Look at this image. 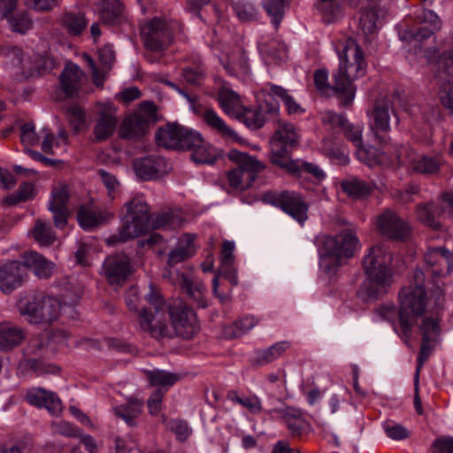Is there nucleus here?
Segmentation results:
<instances>
[{"label": "nucleus", "mask_w": 453, "mask_h": 453, "mask_svg": "<svg viewBox=\"0 0 453 453\" xmlns=\"http://www.w3.org/2000/svg\"><path fill=\"white\" fill-rule=\"evenodd\" d=\"M398 321L402 335L405 341L411 334L412 326L421 319L419 331L422 334V343L418 359L417 374L433 349L440 341L441 326L439 316L434 307L442 303V289L437 286L436 291L429 293L425 288V274L420 269L413 272L410 282L398 293Z\"/></svg>", "instance_id": "obj_1"}, {"label": "nucleus", "mask_w": 453, "mask_h": 453, "mask_svg": "<svg viewBox=\"0 0 453 453\" xmlns=\"http://www.w3.org/2000/svg\"><path fill=\"white\" fill-rule=\"evenodd\" d=\"M146 300L150 307L144 309L141 314L140 326L152 336L158 337L165 334L169 318L176 334L183 338H191L198 331L195 312L182 301L178 300L165 306L158 289L153 288Z\"/></svg>", "instance_id": "obj_2"}, {"label": "nucleus", "mask_w": 453, "mask_h": 453, "mask_svg": "<svg viewBox=\"0 0 453 453\" xmlns=\"http://www.w3.org/2000/svg\"><path fill=\"white\" fill-rule=\"evenodd\" d=\"M334 48L339 58V67L334 74L333 88L341 93L342 104L348 105L352 103L356 94L353 82L365 75L366 61L362 49L352 38L339 40Z\"/></svg>", "instance_id": "obj_3"}, {"label": "nucleus", "mask_w": 453, "mask_h": 453, "mask_svg": "<svg viewBox=\"0 0 453 453\" xmlns=\"http://www.w3.org/2000/svg\"><path fill=\"white\" fill-rule=\"evenodd\" d=\"M390 263L391 255L386 244L377 243L367 250L363 260L366 278L358 289L360 297L370 300L388 291L392 283Z\"/></svg>", "instance_id": "obj_4"}, {"label": "nucleus", "mask_w": 453, "mask_h": 453, "mask_svg": "<svg viewBox=\"0 0 453 453\" xmlns=\"http://www.w3.org/2000/svg\"><path fill=\"white\" fill-rule=\"evenodd\" d=\"M319 249V266L331 276L345 260L355 255L360 249V243L356 234L350 229H346L334 235L321 238Z\"/></svg>", "instance_id": "obj_5"}, {"label": "nucleus", "mask_w": 453, "mask_h": 453, "mask_svg": "<svg viewBox=\"0 0 453 453\" xmlns=\"http://www.w3.org/2000/svg\"><path fill=\"white\" fill-rule=\"evenodd\" d=\"M122 212V226L119 234L106 240L109 245L126 242L146 233L150 227V210L142 196H135L128 201Z\"/></svg>", "instance_id": "obj_6"}, {"label": "nucleus", "mask_w": 453, "mask_h": 453, "mask_svg": "<svg viewBox=\"0 0 453 453\" xmlns=\"http://www.w3.org/2000/svg\"><path fill=\"white\" fill-rule=\"evenodd\" d=\"M227 158L236 165V167L225 173L228 191H243L250 188L265 168V164L255 157L237 150H231L227 153Z\"/></svg>", "instance_id": "obj_7"}, {"label": "nucleus", "mask_w": 453, "mask_h": 453, "mask_svg": "<svg viewBox=\"0 0 453 453\" xmlns=\"http://www.w3.org/2000/svg\"><path fill=\"white\" fill-rule=\"evenodd\" d=\"M65 306L50 296H25L18 303V309L29 323L50 324L56 321Z\"/></svg>", "instance_id": "obj_8"}, {"label": "nucleus", "mask_w": 453, "mask_h": 453, "mask_svg": "<svg viewBox=\"0 0 453 453\" xmlns=\"http://www.w3.org/2000/svg\"><path fill=\"white\" fill-rule=\"evenodd\" d=\"M298 137L299 134L294 125L283 123L280 125L271 142V162L291 174L296 173L300 165L297 161L288 157L287 147L295 145Z\"/></svg>", "instance_id": "obj_9"}, {"label": "nucleus", "mask_w": 453, "mask_h": 453, "mask_svg": "<svg viewBox=\"0 0 453 453\" xmlns=\"http://www.w3.org/2000/svg\"><path fill=\"white\" fill-rule=\"evenodd\" d=\"M159 146L185 150L187 146L200 142V133L178 124H167L158 129L156 134Z\"/></svg>", "instance_id": "obj_10"}, {"label": "nucleus", "mask_w": 453, "mask_h": 453, "mask_svg": "<svg viewBox=\"0 0 453 453\" xmlns=\"http://www.w3.org/2000/svg\"><path fill=\"white\" fill-rule=\"evenodd\" d=\"M441 27V21L435 12L430 10H422L416 15L411 26L405 25V27L400 32V37L403 41H421L430 37Z\"/></svg>", "instance_id": "obj_11"}, {"label": "nucleus", "mask_w": 453, "mask_h": 453, "mask_svg": "<svg viewBox=\"0 0 453 453\" xmlns=\"http://www.w3.org/2000/svg\"><path fill=\"white\" fill-rule=\"evenodd\" d=\"M155 117L156 109L154 104L149 102L142 104L137 111L124 119L119 130L120 135L127 139L144 135L150 123L155 120Z\"/></svg>", "instance_id": "obj_12"}, {"label": "nucleus", "mask_w": 453, "mask_h": 453, "mask_svg": "<svg viewBox=\"0 0 453 453\" xmlns=\"http://www.w3.org/2000/svg\"><path fill=\"white\" fill-rule=\"evenodd\" d=\"M395 164L409 165L421 173H434L441 165L439 157L418 156L411 147L405 145L395 150Z\"/></svg>", "instance_id": "obj_13"}, {"label": "nucleus", "mask_w": 453, "mask_h": 453, "mask_svg": "<svg viewBox=\"0 0 453 453\" xmlns=\"http://www.w3.org/2000/svg\"><path fill=\"white\" fill-rule=\"evenodd\" d=\"M144 45L150 50H164L172 41V33L164 20L153 19L141 29Z\"/></svg>", "instance_id": "obj_14"}, {"label": "nucleus", "mask_w": 453, "mask_h": 453, "mask_svg": "<svg viewBox=\"0 0 453 453\" xmlns=\"http://www.w3.org/2000/svg\"><path fill=\"white\" fill-rule=\"evenodd\" d=\"M116 109L110 101L100 102L96 105V125L94 134L96 141H104L111 136L116 129L118 119Z\"/></svg>", "instance_id": "obj_15"}, {"label": "nucleus", "mask_w": 453, "mask_h": 453, "mask_svg": "<svg viewBox=\"0 0 453 453\" xmlns=\"http://www.w3.org/2000/svg\"><path fill=\"white\" fill-rule=\"evenodd\" d=\"M272 203L300 224H303L308 218V204L296 192L284 191L277 194L273 196Z\"/></svg>", "instance_id": "obj_16"}, {"label": "nucleus", "mask_w": 453, "mask_h": 453, "mask_svg": "<svg viewBox=\"0 0 453 453\" xmlns=\"http://www.w3.org/2000/svg\"><path fill=\"white\" fill-rule=\"evenodd\" d=\"M261 93L262 89L256 95L259 104L258 109H251L243 105L242 112L234 118L243 122L250 128H260L265 121L266 113L278 111L277 102L270 103L268 96H260Z\"/></svg>", "instance_id": "obj_17"}, {"label": "nucleus", "mask_w": 453, "mask_h": 453, "mask_svg": "<svg viewBox=\"0 0 453 453\" xmlns=\"http://www.w3.org/2000/svg\"><path fill=\"white\" fill-rule=\"evenodd\" d=\"M129 258L124 254L109 256L104 265L102 274L111 286L121 285L132 273Z\"/></svg>", "instance_id": "obj_18"}, {"label": "nucleus", "mask_w": 453, "mask_h": 453, "mask_svg": "<svg viewBox=\"0 0 453 453\" xmlns=\"http://www.w3.org/2000/svg\"><path fill=\"white\" fill-rule=\"evenodd\" d=\"M377 229L385 236L394 240H403L410 234V226L391 211L378 216Z\"/></svg>", "instance_id": "obj_19"}, {"label": "nucleus", "mask_w": 453, "mask_h": 453, "mask_svg": "<svg viewBox=\"0 0 453 453\" xmlns=\"http://www.w3.org/2000/svg\"><path fill=\"white\" fill-rule=\"evenodd\" d=\"M70 190L66 184L58 183L51 191L49 209L53 214L54 223L58 228H63L67 223V203Z\"/></svg>", "instance_id": "obj_20"}, {"label": "nucleus", "mask_w": 453, "mask_h": 453, "mask_svg": "<svg viewBox=\"0 0 453 453\" xmlns=\"http://www.w3.org/2000/svg\"><path fill=\"white\" fill-rule=\"evenodd\" d=\"M425 261L427 271L434 277H445L453 269V254L443 248L429 249Z\"/></svg>", "instance_id": "obj_21"}, {"label": "nucleus", "mask_w": 453, "mask_h": 453, "mask_svg": "<svg viewBox=\"0 0 453 453\" xmlns=\"http://www.w3.org/2000/svg\"><path fill=\"white\" fill-rule=\"evenodd\" d=\"M25 279V269L18 261H8L0 265V290L10 294L19 288Z\"/></svg>", "instance_id": "obj_22"}, {"label": "nucleus", "mask_w": 453, "mask_h": 453, "mask_svg": "<svg viewBox=\"0 0 453 453\" xmlns=\"http://www.w3.org/2000/svg\"><path fill=\"white\" fill-rule=\"evenodd\" d=\"M217 90L219 105L227 116L234 119L242 112L244 103L228 84L217 81Z\"/></svg>", "instance_id": "obj_23"}, {"label": "nucleus", "mask_w": 453, "mask_h": 453, "mask_svg": "<svg viewBox=\"0 0 453 453\" xmlns=\"http://www.w3.org/2000/svg\"><path fill=\"white\" fill-rule=\"evenodd\" d=\"M26 398L31 405L44 408L53 416H58L62 412V403L58 395L51 391L34 388L27 391Z\"/></svg>", "instance_id": "obj_24"}, {"label": "nucleus", "mask_w": 453, "mask_h": 453, "mask_svg": "<svg viewBox=\"0 0 453 453\" xmlns=\"http://www.w3.org/2000/svg\"><path fill=\"white\" fill-rule=\"evenodd\" d=\"M201 117L203 122L226 142L242 143L241 136L213 109H205Z\"/></svg>", "instance_id": "obj_25"}, {"label": "nucleus", "mask_w": 453, "mask_h": 453, "mask_svg": "<svg viewBox=\"0 0 453 453\" xmlns=\"http://www.w3.org/2000/svg\"><path fill=\"white\" fill-rule=\"evenodd\" d=\"M196 236L190 234L181 235L168 254L167 264L173 267L184 262L196 253Z\"/></svg>", "instance_id": "obj_26"}, {"label": "nucleus", "mask_w": 453, "mask_h": 453, "mask_svg": "<svg viewBox=\"0 0 453 453\" xmlns=\"http://www.w3.org/2000/svg\"><path fill=\"white\" fill-rule=\"evenodd\" d=\"M134 170L140 179L148 180L166 173L167 165L163 157H144L134 161Z\"/></svg>", "instance_id": "obj_27"}, {"label": "nucleus", "mask_w": 453, "mask_h": 453, "mask_svg": "<svg viewBox=\"0 0 453 453\" xmlns=\"http://www.w3.org/2000/svg\"><path fill=\"white\" fill-rule=\"evenodd\" d=\"M268 96L270 103H275L279 104V100L282 101L286 106V109L289 114H300L303 112L301 106L294 100V98L288 95L287 90L282 87L267 84L262 88L260 96Z\"/></svg>", "instance_id": "obj_28"}, {"label": "nucleus", "mask_w": 453, "mask_h": 453, "mask_svg": "<svg viewBox=\"0 0 453 453\" xmlns=\"http://www.w3.org/2000/svg\"><path fill=\"white\" fill-rule=\"evenodd\" d=\"M114 213L106 209L93 210L88 206H81L78 211L77 219L80 226L83 229L89 230L105 223L109 219H112Z\"/></svg>", "instance_id": "obj_29"}, {"label": "nucleus", "mask_w": 453, "mask_h": 453, "mask_svg": "<svg viewBox=\"0 0 453 453\" xmlns=\"http://www.w3.org/2000/svg\"><path fill=\"white\" fill-rule=\"evenodd\" d=\"M371 130L378 136L379 133L390 130V114L388 103L378 102L372 111L368 113Z\"/></svg>", "instance_id": "obj_30"}, {"label": "nucleus", "mask_w": 453, "mask_h": 453, "mask_svg": "<svg viewBox=\"0 0 453 453\" xmlns=\"http://www.w3.org/2000/svg\"><path fill=\"white\" fill-rule=\"evenodd\" d=\"M397 149H395V151ZM356 155L360 162L369 166H374L377 165L384 166H396L395 155L394 157L389 158L385 155V152L378 154L377 150L372 147L366 148L362 145L357 149Z\"/></svg>", "instance_id": "obj_31"}, {"label": "nucleus", "mask_w": 453, "mask_h": 453, "mask_svg": "<svg viewBox=\"0 0 453 453\" xmlns=\"http://www.w3.org/2000/svg\"><path fill=\"white\" fill-rule=\"evenodd\" d=\"M23 260L25 265L31 268L39 278H49L54 272L55 265L35 251L24 254Z\"/></svg>", "instance_id": "obj_32"}, {"label": "nucleus", "mask_w": 453, "mask_h": 453, "mask_svg": "<svg viewBox=\"0 0 453 453\" xmlns=\"http://www.w3.org/2000/svg\"><path fill=\"white\" fill-rule=\"evenodd\" d=\"M200 142H193L185 150H192L191 158L196 164H213L219 157L218 150L212 145L204 142L200 134Z\"/></svg>", "instance_id": "obj_33"}, {"label": "nucleus", "mask_w": 453, "mask_h": 453, "mask_svg": "<svg viewBox=\"0 0 453 453\" xmlns=\"http://www.w3.org/2000/svg\"><path fill=\"white\" fill-rule=\"evenodd\" d=\"M235 244L231 241H224L221 249L220 273H222L233 285L237 284V276L233 269L234 251Z\"/></svg>", "instance_id": "obj_34"}, {"label": "nucleus", "mask_w": 453, "mask_h": 453, "mask_svg": "<svg viewBox=\"0 0 453 453\" xmlns=\"http://www.w3.org/2000/svg\"><path fill=\"white\" fill-rule=\"evenodd\" d=\"M25 335L21 329L11 323H0V349L9 350L21 343Z\"/></svg>", "instance_id": "obj_35"}, {"label": "nucleus", "mask_w": 453, "mask_h": 453, "mask_svg": "<svg viewBox=\"0 0 453 453\" xmlns=\"http://www.w3.org/2000/svg\"><path fill=\"white\" fill-rule=\"evenodd\" d=\"M220 61L226 71L231 75H242L248 73L249 65L244 53L238 50L231 55L223 56Z\"/></svg>", "instance_id": "obj_36"}, {"label": "nucleus", "mask_w": 453, "mask_h": 453, "mask_svg": "<svg viewBox=\"0 0 453 453\" xmlns=\"http://www.w3.org/2000/svg\"><path fill=\"white\" fill-rule=\"evenodd\" d=\"M82 77L83 73L78 65L73 63L65 65L61 75V85L67 95L72 96L80 88Z\"/></svg>", "instance_id": "obj_37"}, {"label": "nucleus", "mask_w": 453, "mask_h": 453, "mask_svg": "<svg viewBox=\"0 0 453 453\" xmlns=\"http://www.w3.org/2000/svg\"><path fill=\"white\" fill-rule=\"evenodd\" d=\"M42 135V150L45 153L58 154V151L64 150L67 144V134L65 130H60L58 136L55 137L46 128H43Z\"/></svg>", "instance_id": "obj_38"}, {"label": "nucleus", "mask_w": 453, "mask_h": 453, "mask_svg": "<svg viewBox=\"0 0 453 453\" xmlns=\"http://www.w3.org/2000/svg\"><path fill=\"white\" fill-rule=\"evenodd\" d=\"M288 347V342H280L269 348L258 349L256 351L255 361L260 365L269 364L280 357Z\"/></svg>", "instance_id": "obj_39"}, {"label": "nucleus", "mask_w": 453, "mask_h": 453, "mask_svg": "<svg viewBox=\"0 0 453 453\" xmlns=\"http://www.w3.org/2000/svg\"><path fill=\"white\" fill-rule=\"evenodd\" d=\"M179 284L185 289L187 294L194 298L200 307L206 305L203 300V292L205 290L203 283L194 280L190 276L181 274L178 279Z\"/></svg>", "instance_id": "obj_40"}, {"label": "nucleus", "mask_w": 453, "mask_h": 453, "mask_svg": "<svg viewBox=\"0 0 453 453\" xmlns=\"http://www.w3.org/2000/svg\"><path fill=\"white\" fill-rule=\"evenodd\" d=\"M425 57L427 58L428 60L434 58L435 67L438 72L453 75V47L443 50L438 57L435 55V50L433 52H426Z\"/></svg>", "instance_id": "obj_41"}, {"label": "nucleus", "mask_w": 453, "mask_h": 453, "mask_svg": "<svg viewBox=\"0 0 453 453\" xmlns=\"http://www.w3.org/2000/svg\"><path fill=\"white\" fill-rule=\"evenodd\" d=\"M379 11L375 5L363 10L359 18V28L365 35H373L378 31Z\"/></svg>", "instance_id": "obj_42"}, {"label": "nucleus", "mask_w": 453, "mask_h": 453, "mask_svg": "<svg viewBox=\"0 0 453 453\" xmlns=\"http://www.w3.org/2000/svg\"><path fill=\"white\" fill-rule=\"evenodd\" d=\"M97 10L105 23H113L122 12V4L119 0H101Z\"/></svg>", "instance_id": "obj_43"}, {"label": "nucleus", "mask_w": 453, "mask_h": 453, "mask_svg": "<svg viewBox=\"0 0 453 453\" xmlns=\"http://www.w3.org/2000/svg\"><path fill=\"white\" fill-rule=\"evenodd\" d=\"M148 379L152 386L159 387L165 392L178 380L179 377L172 372L156 370L148 372Z\"/></svg>", "instance_id": "obj_44"}, {"label": "nucleus", "mask_w": 453, "mask_h": 453, "mask_svg": "<svg viewBox=\"0 0 453 453\" xmlns=\"http://www.w3.org/2000/svg\"><path fill=\"white\" fill-rule=\"evenodd\" d=\"M142 403L138 400H130L125 405L116 406V415L123 418L128 425L133 424V419L137 418L142 411Z\"/></svg>", "instance_id": "obj_45"}, {"label": "nucleus", "mask_w": 453, "mask_h": 453, "mask_svg": "<svg viewBox=\"0 0 453 453\" xmlns=\"http://www.w3.org/2000/svg\"><path fill=\"white\" fill-rule=\"evenodd\" d=\"M32 235L41 246H50L55 242V236L51 233L49 224L38 219L32 230Z\"/></svg>", "instance_id": "obj_46"}, {"label": "nucleus", "mask_w": 453, "mask_h": 453, "mask_svg": "<svg viewBox=\"0 0 453 453\" xmlns=\"http://www.w3.org/2000/svg\"><path fill=\"white\" fill-rule=\"evenodd\" d=\"M227 398L236 403L242 407L246 408L250 412L257 414L262 410V405L259 398L257 395H239L235 391H230L227 394Z\"/></svg>", "instance_id": "obj_47"}, {"label": "nucleus", "mask_w": 453, "mask_h": 453, "mask_svg": "<svg viewBox=\"0 0 453 453\" xmlns=\"http://www.w3.org/2000/svg\"><path fill=\"white\" fill-rule=\"evenodd\" d=\"M61 23L67 32L73 35L81 34L87 26V21L81 13H65L61 18Z\"/></svg>", "instance_id": "obj_48"}, {"label": "nucleus", "mask_w": 453, "mask_h": 453, "mask_svg": "<svg viewBox=\"0 0 453 453\" xmlns=\"http://www.w3.org/2000/svg\"><path fill=\"white\" fill-rule=\"evenodd\" d=\"M437 96L441 104L453 111V79L440 80L437 83Z\"/></svg>", "instance_id": "obj_49"}, {"label": "nucleus", "mask_w": 453, "mask_h": 453, "mask_svg": "<svg viewBox=\"0 0 453 453\" xmlns=\"http://www.w3.org/2000/svg\"><path fill=\"white\" fill-rule=\"evenodd\" d=\"M417 218L426 226L434 229H439L441 224L436 220L435 208L433 203L419 205L416 211Z\"/></svg>", "instance_id": "obj_50"}, {"label": "nucleus", "mask_w": 453, "mask_h": 453, "mask_svg": "<svg viewBox=\"0 0 453 453\" xmlns=\"http://www.w3.org/2000/svg\"><path fill=\"white\" fill-rule=\"evenodd\" d=\"M35 195V188L30 182L20 185L16 194L10 195L4 198V203L13 205L33 198Z\"/></svg>", "instance_id": "obj_51"}, {"label": "nucleus", "mask_w": 453, "mask_h": 453, "mask_svg": "<svg viewBox=\"0 0 453 453\" xmlns=\"http://www.w3.org/2000/svg\"><path fill=\"white\" fill-rule=\"evenodd\" d=\"M342 188L352 197L365 196L371 192V187L357 179L343 181L342 183Z\"/></svg>", "instance_id": "obj_52"}, {"label": "nucleus", "mask_w": 453, "mask_h": 453, "mask_svg": "<svg viewBox=\"0 0 453 453\" xmlns=\"http://www.w3.org/2000/svg\"><path fill=\"white\" fill-rule=\"evenodd\" d=\"M318 8L327 22L336 19L342 12L341 5L335 0H319Z\"/></svg>", "instance_id": "obj_53"}, {"label": "nucleus", "mask_w": 453, "mask_h": 453, "mask_svg": "<svg viewBox=\"0 0 453 453\" xmlns=\"http://www.w3.org/2000/svg\"><path fill=\"white\" fill-rule=\"evenodd\" d=\"M151 288L157 289L154 286H150L149 292L145 295V297H144L145 303L142 305V310H139V308H138V305L140 303V299L138 296L139 291H138L137 288H134V287L128 289V291L127 293V296H126L127 304L129 310L136 311L138 312V320L139 321L141 320V314L143 312L144 309L150 307V305L148 303V302L146 300V297L148 296V295H150Z\"/></svg>", "instance_id": "obj_54"}, {"label": "nucleus", "mask_w": 453, "mask_h": 453, "mask_svg": "<svg viewBox=\"0 0 453 453\" xmlns=\"http://www.w3.org/2000/svg\"><path fill=\"white\" fill-rule=\"evenodd\" d=\"M382 427L386 435L395 441L406 439L410 435L407 428L393 420L384 422Z\"/></svg>", "instance_id": "obj_55"}, {"label": "nucleus", "mask_w": 453, "mask_h": 453, "mask_svg": "<svg viewBox=\"0 0 453 453\" xmlns=\"http://www.w3.org/2000/svg\"><path fill=\"white\" fill-rule=\"evenodd\" d=\"M67 114L70 124L75 132H80L87 127L86 114L79 106H70L67 110Z\"/></svg>", "instance_id": "obj_56"}, {"label": "nucleus", "mask_w": 453, "mask_h": 453, "mask_svg": "<svg viewBox=\"0 0 453 453\" xmlns=\"http://www.w3.org/2000/svg\"><path fill=\"white\" fill-rule=\"evenodd\" d=\"M42 138V130L40 133L35 132V125L32 122L25 123L20 127V140L25 145H35Z\"/></svg>", "instance_id": "obj_57"}, {"label": "nucleus", "mask_w": 453, "mask_h": 453, "mask_svg": "<svg viewBox=\"0 0 453 453\" xmlns=\"http://www.w3.org/2000/svg\"><path fill=\"white\" fill-rule=\"evenodd\" d=\"M94 252L95 249L90 243H81L75 252L76 264L83 267L90 266L94 258Z\"/></svg>", "instance_id": "obj_58"}, {"label": "nucleus", "mask_w": 453, "mask_h": 453, "mask_svg": "<svg viewBox=\"0 0 453 453\" xmlns=\"http://www.w3.org/2000/svg\"><path fill=\"white\" fill-rule=\"evenodd\" d=\"M286 0H267L264 6L270 16L273 17V23L277 27L281 20Z\"/></svg>", "instance_id": "obj_59"}, {"label": "nucleus", "mask_w": 453, "mask_h": 453, "mask_svg": "<svg viewBox=\"0 0 453 453\" xmlns=\"http://www.w3.org/2000/svg\"><path fill=\"white\" fill-rule=\"evenodd\" d=\"M12 31L21 34L26 33L32 27V21L26 13H17L8 19Z\"/></svg>", "instance_id": "obj_60"}, {"label": "nucleus", "mask_w": 453, "mask_h": 453, "mask_svg": "<svg viewBox=\"0 0 453 453\" xmlns=\"http://www.w3.org/2000/svg\"><path fill=\"white\" fill-rule=\"evenodd\" d=\"M257 324V320L252 317V316H246L243 317L237 321H235L231 329L232 332L230 333L231 336L233 337H239L242 335L243 334L250 331L251 328H253Z\"/></svg>", "instance_id": "obj_61"}, {"label": "nucleus", "mask_w": 453, "mask_h": 453, "mask_svg": "<svg viewBox=\"0 0 453 453\" xmlns=\"http://www.w3.org/2000/svg\"><path fill=\"white\" fill-rule=\"evenodd\" d=\"M182 219L175 217L173 214H162L157 216V218L152 221L151 227L152 228H175L181 225Z\"/></svg>", "instance_id": "obj_62"}, {"label": "nucleus", "mask_w": 453, "mask_h": 453, "mask_svg": "<svg viewBox=\"0 0 453 453\" xmlns=\"http://www.w3.org/2000/svg\"><path fill=\"white\" fill-rule=\"evenodd\" d=\"M50 427L53 433L66 437H77L81 435V430L67 421L52 422Z\"/></svg>", "instance_id": "obj_63"}, {"label": "nucleus", "mask_w": 453, "mask_h": 453, "mask_svg": "<svg viewBox=\"0 0 453 453\" xmlns=\"http://www.w3.org/2000/svg\"><path fill=\"white\" fill-rule=\"evenodd\" d=\"M233 7L239 19L242 21L252 20L257 17V11L254 5L248 2H236Z\"/></svg>", "instance_id": "obj_64"}]
</instances>
